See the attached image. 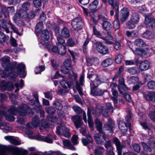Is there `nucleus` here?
I'll use <instances>...</instances> for the list:
<instances>
[{"instance_id":"obj_26","label":"nucleus","mask_w":155,"mask_h":155,"mask_svg":"<svg viewBox=\"0 0 155 155\" xmlns=\"http://www.w3.org/2000/svg\"><path fill=\"white\" fill-rule=\"evenodd\" d=\"M114 125V124L112 120L109 119L107 124L104 125V127L107 130L110 131V132H112V129Z\"/></svg>"},{"instance_id":"obj_59","label":"nucleus","mask_w":155,"mask_h":155,"mask_svg":"<svg viewBox=\"0 0 155 155\" xmlns=\"http://www.w3.org/2000/svg\"><path fill=\"white\" fill-rule=\"evenodd\" d=\"M148 144L151 148L155 147V140L154 139H150L149 141Z\"/></svg>"},{"instance_id":"obj_18","label":"nucleus","mask_w":155,"mask_h":155,"mask_svg":"<svg viewBox=\"0 0 155 155\" xmlns=\"http://www.w3.org/2000/svg\"><path fill=\"white\" fill-rule=\"evenodd\" d=\"M69 30L66 27L64 28L61 31L60 36L64 38H68L70 36Z\"/></svg>"},{"instance_id":"obj_40","label":"nucleus","mask_w":155,"mask_h":155,"mask_svg":"<svg viewBox=\"0 0 155 155\" xmlns=\"http://www.w3.org/2000/svg\"><path fill=\"white\" fill-rule=\"evenodd\" d=\"M39 141H45L49 143H51L53 140L50 138L39 135Z\"/></svg>"},{"instance_id":"obj_44","label":"nucleus","mask_w":155,"mask_h":155,"mask_svg":"<svg viewBox=\"0 0 155 155\" xmlns=\"http://www.w3.org/2000/svg\"><path fill=\"white\" fill-rule=\"evenodd\" d=\"M25 67V65L22 63L19 64L17 68V70L18 72L20 74L21 72H23Z\"/></svg>"},{"instance_id":"obj_58","label":"nucleus","mask_w":155,"mask_h":155,"mask_svg":"<svg viewBox=\"0 0 155 155\" xmlns=\"http://www.w3.org/2000/svg\"><path fill=\"white\" fill-rule=\"evenodd\" d=\"M122 55L121 54H118L116 55L115 58V61L117 63H120L121 62L122 60Z\"/></svg>"},{"instance_id":"obj_1","label":"nucleus","mask_w":155,"mask_h":155,"mask_svg":"<svg viewBox=\"0 0 155 155\" xmlns=\"http://www.w3.org/2000/svg\"><path fill=\"white\" fill-rule=\"evenodd\" d=\"M28 109L26 105L23 104L21 107H19L17 110L15 109L14 107H12L8 110V111L12 115H15L18 112L20 115L24 116L27 114Z\"/></svg>"},{"instance_id":"obj_53","label":"nucleus","mask_w":155,"mask_h":155,"mask_svg":"<svg viewBox=\"0 0 155 155\" xmlns=\"http://www.w3.org/2000/svg\"><path fill=\"white\" fill-rule=\"evenodd\" d=\"M144 96L145 97H155V92L146 91Z\"/></svg>"},{"instance_id":"obj_5","label":"nucleus","mask_w":155,"mask_h":155,"mask_svg":"<svg viewBox=\"0 0 155 155\" xmlns=\"http://www.w3.org/2000/svg\"><path fill=\"white\" fill-rule=\"evenodd\" d=\"M71 25L74 30H78L82 28L83 23L80 16L74 18L71 22Z\"/></svg>"},{"instance_id":"obj_37","label":"nucleus","mask_w":155,"mask_h":155,"mask_svg":"<svg viewBox=\"0 0 155 155\" xmlns=\"http://www.w3.org/2000/svg\"><path fill=\"white\" fill-rule=\"evenodd\" d=\"M21 17L17 12H16L12 17L13 21L15 23H18L19 21H20Z\"/></svg>"},{"instance_id":"obj_19","label":"nucleus","mask_w":155,"mask_h":155,"mask_svg":"<svg viewBox=\"0 0 155 155\" xmlns=\"http://www.w3.org/2000/svg\"><path fill=\"white\" fill-rule=\"evenodd\" d=\"M74 122L77 128L80 127L83 124V121L79 116H77L75 117Z\"/></svg>"},{"instance_id":"obj_61","label":"nucleus","mask_w":155,"mask_h":155,"mask_svg":"<svg viewBox=\"0 0 155 155\" xmlns=\"http://www.w3.org/2000/svg\"><path fill=\"white\" fill-rule=\"evenodd\" d=\"M139 81V78L137 76H133L130 79V81L132 83H138Z\"/></svg>"},{"instance_id":"obj_47","label":"nucleus","mask_w":155,"mask_h":155,"mask_svg":"<svg viewBox=\"0 0 155 155\" xmlns=\"http://www.w3.org/2000/svg\"><path fill=\"white\" fill-rule=\"evenodd\" d=\"M101 84V81L100 80V76L99 75H96V78L94 80L93 84L95 87H97Z\"/></svg>"},{"instance_id":"obj_17","label":"nucleus","mask_w":155,"mask_h":155,"mask_svg":"<svg viewBox=\"0 0 155 155\" xmlns=\"http://www.w3.org/2000/svg\"><path fill=\"white\" fill-rule=\"evenodd\" d=\"M149 67V63L147 61H141L139 64V68L142 71H145L148 69Z\"/></svg>"},{"instance_id":"obj_4","label":"nucleus","mask_w":155,"mask_h":155,"mask_svg":"<svg viewBox=\"0 0 155 155\" xmlns=\"http://www.w3.org/2000/svg\"><path fill=\"white\" fill-rule=\"evenodd\" d=\"M93 46L95 47L97 51L101 54H105L108 53V48L100 42H96L93 44Z\"/></svg>"},{"instance_id":"obj_24","label":"nucleus","mask_w":155,"mask_h":155,"mask_svg":"<svg viewBox=\"0 0 155 155\" xmlns=\"http://www.w3.org/2000/svg\"><path fill=\"white\" fill-rule=\"evenodd\" d=\"M119 127L120 129L123 133L127 132V127L125 122L122 121H120L119 124Z\"/></svg>"},{"instance_id":"obj_62","label":"nucleus","mask_w":155,"mask_h":155,"mask_svg":"<svg viewBox=\"0 0 155 155\" xmlns=\"http://www.w3.org/2000/svg\"><path fill=\"white\" fill-rule=\"evenodd\" d=\"M136 53L140 56H143L145 53V51L140 48H137L135 50Z\"/></svg>"},{"instance_id":"obj_8","label":"nucleus","mask_w":155,"mask_h":155,"mask_svg":"<svg viewBox=\"0 0 155 155\" xmlns=\"http://www.w3.org/2000/svg\"><path fill=\"white\" fill-rule=\"evenodd\" d=\"M113 141L115 144L118 155H122V149L124 146L123 144H121L120 140L117 137L114 138Z\"/></svg>"},{"instance_id":"obj_2","label":"nucleus","mask_w":155,"mask_h":155,"mask_svg":"<svg viewBox=\"0 0 155 155\" xmlns=\"http://www.w3.org/2000/svg\"><path fill=\"white\" fill-rule=\"evenodd\" d=\"M119 85L118 88L120 93L124 97H130V95L129 93L126 92L125 90H128V88L124 84V79L123 78H120L119 79Z\"/></svg>"},{"instance_id":"obj_43","label":"nucleus","mask_w":155,"mask_h":155,"mask_svg":"<svg viewBox=\"0 0 155 155\" xmlns=\"http://www.w3.org/2000/svg\"><path fill=\"white\" fill-rule=\"evenodd\" d=\"M105 141L106 142L104 144V146L107 149L110 148V150H112L113 147L111 146V142L110 140L106 138Z\"/></svg>"},{"instance_id":"obj_27","label":"nucleus","mask_w":155,"mask_h":155,"mask_svg":"<svg viewBox=\"0 0 155 155\" xmlns=\"http://www.w3.org/2000/svg\"><path fill=\"white\" fill-rule=\"evenodd\" d=\"M113 62V60L110 58H107L104 60L101 65L103 67H107L111 65Z\"/></svg>"},{"instance_id":"obj_6","label":"nucleus","mask_w":155,"mask_h":155,"mask_svg":"<svg viewBox=\"0 0 155 155\" xmlns=\"http://www.w3.org/2000/svg\"><path fill=\"white\" fill-rule=\"evenodd\" d=\"M84 75H81L79 78V83L78 81L76 82V87L81 96L83 95L82 88L81 87L83 85V83L84 82Z\"/></svg>"},{"instance_id":"obj_54","label":"nucleus","mask_w":155,"mask_h":155,"mask_svg":"<svg viewBox=\"0 0 155 155\" xmlns=\"http://www.w3.org/2000/svg\"><path fill=\"white\" fill-rule=\"evenodd\" d=\"M45 110L48 113L53 114L55 112V110L52 107H47L45 108Z\"/></svg>"},{"instance_id":"obj_12","label":"nucleus","mask_w":155,"mask_h":155,"mask_svg":"<svg viewBox=\"0 0 155 155\" xmlns=\"http://www.w3.org/2000/svg\"><path fill=\"white\" fill-rule=\"evenodd\" d=\"M71 61L69 59H67L65 60L64 65L65 67V69H61V72L64 74H67L69 73V71L68 70L69 68L71 67Z\"/></svg>"},{"instance_id":"obj_15","label":"nucleus","mask_w":155,"mask_h":155,"mask_svg":"<svg viewBox=\"0 0 155 155\" xmlns=\"http://www.w3.org/2000/svg\"><path fill=\"white\" fill-rule=\"evenodd\" d=\"M72 108L75 112L77 114H80L82 112V110L80 107L78 106H74ZM82 113L83 119L84 122L86 123L87 121L86 113L84 111H83L82 112Z\"/></svg>"},{"instance_id":"obj_9","label":"nucleus","mask_w":155,"mask_h":155,"mask_svg":"<svg viewBox=\"0 0 155 155\" xmlns=\"http://www.w3.org/2000/svg\"><path fill=\"white\" fill-rule=\"evenodd\" d=\"M129 15V12L128 10L125 8H123L120 11V18L121 22L125 21Z\"/></svg>"},{"instance_id":"obj_11","label":"nucleus","mask_w":155,"mask_h":155,"mask_svg":"<svg viewBox=\"0 0 155 155\" xmlns=\"http://www.w3.org/2000/svg\"><path fill=\"white\" fill-rule=\"evenodd\" d=\"M68 75V81L71 85L72 86L74 82L76 81L78 77L76 74L72 70H70Z\"/></svg>"},{"instance_id":"obj_36","label":"nucleus","mask_w":155,"mask_h":155,"mask_svg":"<svg viewBox=\"0 0 155 155\" xmlns=\"http://www.w3.org/2000/svg\"><path fill=\"white\" fill-rule=\"evenodd\" d=\"M21 18H27L28 14L26 11L23 9H20L18 12Z\"/></svg>"},{"instance_id":"obj_45","label":"nucleus","mask_w":155,"mask_h":155,"mask_svg":"<svg viewBox=\"0 0 155 155\" xmlns=\"http://www.w3.org/2000/svg\"><path fill=\"white\" fill-rule=\"evenodd\" d=\"M64 127L58 126L56 128V133L57 134L60 135H63L64 132Z\"/></svg>"},{"instance_id":"obj_64","label":"nucleus","mask_w":155,"mask_h":155,"mask_svg":"<svg viewBox=\"0 0 155 155\" xmlns=\"http://www.w3.org/2000/svg\"><path fill=\"white\" fill-rule=\"evenodd\" d=\"M149 116L151 120L155 121V109L150 112Z\"/></svg>"},{"instance_id":"obj_34","label":"nucleus","mask_w":155,"mask_h":155,"mask_svg":"<svg viewBox=\"0 0 155 155\" xmlns=\"http://www.w3.org/2000/svg\"><path fill=\"white\" fill-rule=\"evenodd\" d=\"M95 124H96V128L97 130L99 133L101 134L102 132V124L101 123L98 119H97L95 121Z\"/></svg>"},{"instance_id":"obj_29","label":"nucleus","mask_w":155,"mask_h":155,"mask_svg":"<svg viewBox=\"0 0 155 155\" xmlns=\"http://www.w3.org/2000/svg\"><path fill=\"white\" fill-rule=\"evenodd\" d=\"M139 20L138 14L136 13H133L130 18V21L135 24H136Z\"/></svg>"},{"instance_id":"obj_51","label":"nucleus","mask_w":155,"mask_h":155,"mask_svg":"<svg viewBox=\"0 0 155 155\" xmlns=\"http://www.w3.org/2000/svg\"><path fill=\"white\" fill-rule=\"evenodd\" d=\"M63 135L67 137H71L70 129L68 128L64 127Z\"/></svg>"},{"instance_id":"obj_63","label":"nucleus","mask_w":155,"mask_h":155,"mask_svg":"<svg viewBox=\"0 0 155 155\" xmlns=\"http://www.w3.org/2000/svg\"><path fill=\"white\" fill-rule=\"evenodd\" d=\"M12 148L13 150L14 155H26L25 153L20 154L19 152L18 151L16 147H13Z\"/></svg>"},{"instance_id":"obj_31","label":"nucleus","mask_w":155,"mask_h":155,"mask_svg":"<svg viewBox=\"0 0 155 155\" xmlns=\"http://www.w3.org/2000/svg\"><path fill=\"white\" fill-rule=\"evenodd\" d=\"M9 64V57L8 56H5L2 58V65L5 68H7Z\"/></svg>"},{"instance_id":"obj_32","label":"nucleus","mask_w":155,"mask_h":155,"mask_svg":"<svg viewBox=\"0 0 155 155\" xmlns=\"http://www.w3.org/2000/svg\"><path fill=\"white\" fill-rule=\"evenodd\" d=\"M144 23L146 25H148L150 23L155 24V20L150 17L146 16L145 18Z\"/></svg>"},{"instance_id":"obj_23","label":"nucleus","mask_w":155,"mask_h":155,"mask_svg":"<svg viewBox=\"0 0 155 155\" xmlns=\"http://www.w3.org/2000/svg\"><path fill=\"white\" fill-rule=\"evenodd\" d=\"M7 24L10 25L11 28L13 31L14 33L17 34L19 36H21L22 35V34L19 32L17 28L16 27L15 25L11 22L10 20H9L7 22Z\"/></svg>"},{"instance_id":"obj_21","label":"nucleus","mask_w":155,"mask_h":155,"mask_svg":"<svg viewBox=\"0 0 155 155\" xmlns=\"http://www.w3.org/2000/svg\"><path fill=\"white\" fill-rule=\"evenodd\" d=\"M9 20H7L5 21V20H1L0 22V26L5 30V31L7 33H9V28L7 27V22Z\"/></svg>"},{"instance_id":"obj_13","label":"nucleus","mask_w":155,"mask_h":155,"mask_svg":"<svg viewBox=\"0 0 155 155\" xmlns=\"http://www.w3.org/2000/svg\"><path fill=\"white\" fill-rule=\"evenodd\" d=\"M39 123L38 117V116L35 117L32 119V122L31 123H28L26 125L28 128H33L38 126Z\"/></svg>"},{"instance_id":"obj_56","label":"nucleus","mask_w":155,"mask_h":155,"mask_svg":"<svg viewBox=\"0 0 155 155\" xmlns=\"http://www.w3.org/2000/svg\"><path fill=\"white\" fill-rule=\"evenodd\" d=\"M54 107L56 109L58 110H61L62 108V104L60 102L55 101L53 103Z\"/></svg>"},{"instance_id":"obj_28","label":"nucleus","mask_w":155,"mask_h":155,"mask_svg":"<svg viewBox=\"0 0 155 155\" xmlns=\"http://www.w3.org/2000/svg\"><path fill=\"white\" fill-rule=\"evenodd\" d=\"M127 71L129 73L132 74H137L140 72L139 69L138 68L135 67L128 68Z\"/></svg>"},{"instance_id":"obj_22","label":"nucleus","mask_w":155,"mask_h":155,"mask_svg":"<svg viewBox=\"0 0 155 155\" xmlns=\"http://www.w3.org/2000/svg\"><path fill=\"white\" fill-rule=\"evenodd\" d=\"M41 39L43 40H48L50 37L48 31L47 30L41 31Z\"/></svg>"},{"instance_id":"obj_25","label":"nucleus","mask_w":155,"mask_h":155,"mask_svg":"<svg viewBox=\"0 0 155 155\" xmlns=\"http://www.w3.org/2000/svg\"><path fill=\"white\" fill-rule=\"evenodd\" d=\"M134 44L135 45L139 47H144L146 46L145 42L140 38L136 39L134 41Z\"/></svg>"},{"instance_id":"obj_20","label":"nucleus","mask_w":155,"mask_h":155,"mask_svg":"<svg viewBox=\"0 0 155 155\" xmlns=\"http://www.w3.org/2000/svg\"><path fill=\"white\" fill-rule=\"evenodd\" d=\"M5 139L11 143L16 145H18L20 144V143L15 139L14 137L11 136H6L5 137Z\"/></svg>"},{"instance_id":"obj_10","label":"nucleus","mask_w":155,"mask_h":155,"mask_svg":"<svg viewBox=\"0 0 155 155\" xmlns=\"http://www.w3.org/2000/svg\"><path fill=\"white\" fill-rule=\"evenodd\" d=\"M101 38L106 41L105 43L107 44H112L113 43L112 36L109 32L106 34L104 33L103 37H101Z\"/></svg>"},{"instance_id":"obj_41","label":"nucleus","mask_w":155,"mask_h":155,"mask_svg":"<svg viewBox=\"0 0 155 155\" xmlns=\"http://www.w3.org/2000/svg\"><path fill=\"white\" fill-rule=\"evenodd\" d=\"M60 84L62 87L64 88H67L68 87L70 88L71 86L68 81V82H66L64 80H62L61 81Z\"/></svg>"},{"instance_id":"obj_39","label":"nucleus","mask_w":155,"mask_h":155,"mask_svg":"<svg viewBox=\"0 0 155 155\" xmlns=\"http://www.w3.org/2000/svg\"><path fill=\"white\" fill-rule=\"evenodd\" d=\"M102 26L103 28L107 30H109L112 28V25L110 23L106 21L104 22Z\"/></svg>"},{"instance_id":"obj_49","label":"nucleus","mask_w":155,"mask_h":155,"mask_svg":"<svg viewBox=\"0 0 155 155\" xmlns=\"http://www.w3.org/2000/svg\"><path fill=\"white\" fill-rule=\"evenodd\" d=\"M93 30L94 34L97 36L101 38V37H103L104 33H101L100 31H97L95 28L94 26L93 27Z\"/></svg>"},{"instance_id":"obj_30","label":"nucleus","mask_w":155,"mask_h":155,"mask_svg":"<svg viewBox=\"0 0 155 155\" xmlns=\"http://www.w3.org/2000/svg\"><path fill=\"white\" fill-rule=\"evenodd\" d=\"M87 116L88 117V122L89 127L92 129L94 124L91 116V113L89 111V109H88Z\"/></svg>"},{"instance_id":"obj_50","label":"nucleus","mask_w":155,"mask_h":155,"mask_svg":"<svg viewBox=\"0 0 155 155\" xmlns=\"http://www.w3.org/2000/svg\"><path fill=\"white\" fill-rule=\"evenodd\" d=\"M86 133V131L85 130H83L82 132V135L84 136L86 135L87 138L89 140V141L91 142H92L93 141L92 138L89 134H87Z\"/></svg>"},{"instance_id":"obj_42","label":"nucleus","mask_w":155,"mask_h":155,"mask_svg":"<svg viewBox=\"0 0 155 155\" xmlns=\"http://www.w3.org/2000/svg\"><path fill=\"white\" fill-rule=\"evenodd\" d=\"M147 86L148 88L151 90L155 89V81H151L147 83Z\"/></svg>"},{"instance_id":"obj_52","label":"nucleus","mask_w":155,"mask_h":155,"mask_svg":"<svg viewBox=\"0 0 155 155\" xmlns=\"http://www.w3.org/2000/svg\"><path fill=\"white\" fill-rule=\"evenodd\" d=\"M90 41L89 38H87L85 41L83 46V51L84 53H86L87 52L86 49L87 48V45L88 44Z\"/></svg>"},{"instance_id":"obj_16","label":"nucleus","mask_w":155,"mask_h":155,"mask_svg":"<svg viewBox=\"0 0 155 155\" xmlns=\"http://www.w3.org/2000/svg\"><path fill=\"white\" fill-rule=\"evenodd\" d=\"M105 91V90L103 91L101 90L96 91L95 88H91V93L93 96H101L103 94Z\"/></svg>"},{"instance_id":"obj_3","label":"nucleus","mask_w":155,"mask_h":155,"mask_svg":"<svg viewBox=\"0 0 155 155\" xmlns=\"http://www.w3.org/2000/svg\"><path fill=\"white\" fill-rule=\"evenodd\" d=\"M15 12V8L13 6H9L6 8L3 5L0 4V18L6 17L5 13H7L8 16Z\"/></svg>"},{"instance_id":"obj_46","label":"nucleus","mask_w":155,"mask_h":155,"mask_svg":"<svg viewBox=\"0 0 155 155\" xmlns=\"http://www.w3.org/2000/svg\"><path fill=\"white\" fill-rule=\"evenodd\" d=\"M39 18L41 20V22H39V26H41V28H42L43 27L42 22L44 21L46 19V15L45 13L42 12L41 14V15Z\"/></svg>"},{"instance_id":"obj_60","label":"nucleus","mask_w":155,"mask_h":155,"mask_svg":"<svg viewBox=\"0 0 155 155\" xmlns=\"http://www.w3.org/2000/svg\"><path fill=\"white\" fill-rule=\"evenodd\" d=\"M47 119L49 121L53 122H56L57 121V119L55 117L52 116H49L47 117Z\"/></svg>"},{"instance_id":"obj_35","label":"nucleus","mask_w":155,"mask_h":155,"mask_svg":"<svg viewBox=\"0 0 155 155\" xmlns=\"http://www.w3.org/2000/svg\"><path fill=\"white\" fill-rule=\"evenodd\" d=\"M66 48L64 46H59V49L58 53L61 55L66 54Z\"/></svg>"},{"instance_id":"obj_7","label":"nucleus","mask_w":155,"mask_h":155,"mask_svg":"<svg viewBox=\"0 0 155 155\" xmlns=\"http://www.w3.org/2000/svg\"><path fill=\"white\" fill-rule=\"evenodd\" d=\"M102 134H97L94 136V139L97 143L99 144H102L104 143V140H105L106 139L104 134L102 132L101 133Z\"/></svg>"},{"instance_id":"obj_38","label":"nucleus","mask_w":155,"mask_h":155,"mask_svg":"<svg viewBox=\"0 0 155 155\" xmlns=\"http://www.w3.org/2000/svg\"><path fill=\"white\" fill-rule=\"evenodd\" d=\"M116 19L114 22L113 27L115 30L119 29L120 28V22L117 18V14L115 15Z\"/></svg>"},{"instance_id":"obj_14","label":"nucleus","mask_w":155,"mask_h":155,"mask_svg":"<svg viewBox=\"0 0 155 155\" xmlns=\"http://www.w3.org/2000/svg\"><path fill=\"white\" fill-rule=\"evenodd\" d=\"M109 4L114 8L116 10V13H118L119 0H108Z\"/></svg>"},{"instance_id":"obj_57","label":"nucleus","mask_w":155,"mask_h":155,"mask_svg":"<svg viewBox=\"0 0 155 155\" xmlns=\"http://www.w3.org/2000/svg\"><path fill=\"white\" fill-rule=\"evenodd\" d=\"M0 128L1 129H3L4 130L8 131L11 129V128L7 125H4L3 123H0Z\"/></svg>"},{"instance_id":"obj_33","label":"nucleus","mask_w":155,"mask_h":155,"mask_svg":"<svg viewBox=\"0 0 155 155\" xmlns=\"http://www.w3.org/2000/svg\"><path fill=\"white\" fill-rule=\"evenodd\" d=\"M143 36L145 38L150 39L153 38L154 37L153 34L148 31H146L143 33Z\"/></svg>"},{"instance_id":"obj_55","label":"nucleus","mask_w":155,"mask_h":155,"mask_svg":"<svg viewBox=\"0 0 155 155\" xmlns=\"http://www.w3.org/2000/svg\"><path fill=\"white\" fill-rule=\"evenodd\" d=\"M30 6V3L28 2H24L21 5V7L26 10H28Z\"/></svg>"},{"instance_id":"obj_48","label":"nucleus","mask_w":155,"mask_h":155,"mask_svg":"<svg viewBox=\"0 0 155 155\" xmlns=\"http://www.w3.org/2000/svg\"><path fill=\"white\" fill-rule=\"evenodd\" d=\"M141 144L143 147L144 150L145 151H146L147 152H151V151L152 150L151 147H150V146H149V145L148 143L147 145L144 142H142Z\"/></svg>"}]
</instances>
